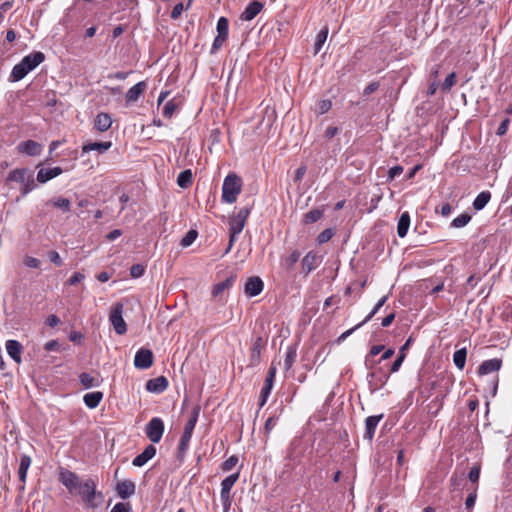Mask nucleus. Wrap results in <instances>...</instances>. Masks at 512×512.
I'll return each instance as SVG.
<instances>
[{
    "mask_svg": "<svg viewBox=\"0 0 512 512\" xmlns=\"http://www.w3.org/2000/svg\"><path fill=\"white\" fill-rule=\"evenodd\" d=\"M251 207L241 208L237 214L233 215L229 219V231H233L234 234H240L245 227L247 218L251 212Z\"/></svg>",
    "mask_w": 512,
    "mask_h": 512,
    "instance_id": "nucleus-8",
    "label": "nucleus"
},
{
    "mask_svg": "<svg viewBox=\"0 0 512 512\" xmlns=\"http://www.w3.org/2000/svg\"><path fill=\"white\" fill-rule=\"evenodd\" d=\"M43 146L34 141V140H26L18 144L17 151L21 154H25L28 156H39L42 153Z\"/></svg>",
    "mask_w": 512,
    "mask_h": 512,
    "instance_id": "nucleus-11",
    "label": "nucleus"
},
{
    "mask_svg": "<svg viewBox=\"0 0 512 512\" xmlns=\"http://www.w3.org/2000/svg\"><path fill=\"white\" fill-rule=\"evenodd\" d=\"M153 359V353L150 349L141 348L135 354L134 366L141 370L148 369L152 366Z\"/></svg>",
    "mask_w": 512,
    "mask_h": 512,
    "instance_id": "nucleus-10",
    "label": "nucleus"
},
{
    "mask_svg": "<svg viewBox=\"0 0 512 512\" xmlns=\"http://www.w3.org/2000/svg\"><path fill=\"white\" fill-rule=\"evenodd\" d=\"M110 512H131V506L129 503L119 502L112 507Z\"/></svg>",
    "mask_w": 512,
    "mask_h": 512,
    "instance_id": "nucleus-57",
    "label": "nucleus"
},
{
    "mask_svg": "<svg viewBox=\"0 0 512 512\" xmlns=\"http://www.w3.org/2000/svg\"><path fill=\"white\" fill-rule=\"evenodd\" d=\"M37 187L34 179V173L32 172L27 179L24 181L21 187V196H26Z\"/></svg>",
    "mask_w": 512,
    "mask_h": 512,
    "instance_id": "nucleus-40",
    "label": "nucleus"
},
{
    "mask_svg": "<svg viewBox=\"0 0 512 512\" xmlns=\"http://www.w3.org/2000/svg\"><path fill=\"white\" fill-rule=\"evenodd\" d=\"M145 272V267L142 264H134L130 268V275L133 278H139L143 276Z\"/></svg>",
    "mask_w": 512,
    "mask_h": 512,
    "instance_id": "nucleus-55",
    "label": "nucleus"
},
{
    "mask_svg": "<svg viewBox=\"0 0 512 512\" xmlns=\"http://www.w3.org/2000/svg\"><path fill=\"white\" fill-rule=\"evenodd\" d=\"M263 287L264 283L261 278L253 276L246 281L244 291L247 296L255 297L262 292Z\"/></svg>",
    "mask_w": 512,
    "mask_h": 512,
    "instance_id": "nucleus-12",
    "label": "nucleus"
},
{
    "mask_svg": "<svg viewBox=\"0 0 512 512\" xmlns=\"http://www.w3.org/2000/svg\"><path fill=\"white\" fill-rule=\"evenodd\" d=\"M147 83L145 81H140L134 86H132L126 93V103L127 105L136 102L141 95L146 91Z\"/></svg>",
    "mask_w": 512,
    "mask_h": 512,
    "instance_id": "nucleus-15",
    "label": "nucleus"
},
{
    "mask_svg": "<svg viewBox=\"0 0 512 512\" xmlns=\"http://www.w3.org/2000/svg\"><path fill=\"white\" fill-rule=\"evenodd\" d=\"M79 381L86 389L98 387L102 382L99 377H93L89 373H81L79 375Z\"/></svg>",
    "mask_w": 512,
    "mask_h": 512,
    "instance_id": "nucleus-29",
    "label": "nucleus"
},
{
    "mask_svg": "<svg viewBox=\"0 0 512 512\" xmlns=\"http://www.w3.org/2000/svg\"><path fill=\"white\" fill-rule=\"evenodd\" d=\"M183 8H184L183 3L176 4L171 12V18L174 20L178 19L183 12Z\"/></svg>",
    "mask_w": 512,
    "mask_h": 512,
    "instance_id": "nucleus-64",
    "label": "nucleus"
},
{
    "mask_svg": "<svg viewBox=\"0 0 512 512\" xmlns=\"http://www.w3.org/2000/svg\"><path fill=\"white\" fill-rule=\"evenodd\" d=\"M242 190V180L235 173L228 174L222 185V202L232 204L236 202Z\"/></svg>",
    "mask_w": 512,
    "mask_h": 512,
    "instance_id": "nucleus-3",
    "label": "nucleus"
},
{
    "mask_svg": "<svg viewBox=\"0 0 512 512\" xmlns=\"http://www.w3.org/2000/svg\"><path fill=\"white\" fill-rule=\"evenodd\" d=\"M301 253L298 250H294L291 254L283 259V265L290 269L292 268L299 260Z\"/></svg>",
    "mask_w": 512,
    "mask_h": 512,
    "instance_id": "nucleus-44",
    "label": "nucleus"
},
{
    "mask_svg": "<svg viewBox=\"0 0 512 512\" xmlns=\"http://www.w3.org/2000/svg\"><path fill=\"white\" fill-rule=\"evenodd\" d=\"M124 306L117 302L113 304L109 314V321L118 335H124L127 332V325L123 319Z\"/></svg>",
    "mask_w": 512,
    "mask_h": 512,
    "instance_id": "nucleus-5",
    "label": "nucleus"
},
{
    "mask_svg": "<svg viewBox=\"0 0 512 512\" xmlns=\"http://www.w3.org/2000/svg\"><path fill=\"white\" fill-rule=\"evenodd\" d=\"M383 418V414L380 415H373L369 416L365 420V432H364V438L372 441L376 428L378 426V423Z\"/></svg>",
    "mask_w": 512,
    "mask_h": 512,
    "instance_id": "nucleus-18",
    "label": "nucleus"
},
{
    "mask_svg": "<svg viewBox=\"0 0 512 512\" xmlns=\"http://www.w3.org/2000/svg\"><path fill=\"white\" fill-rule=\"evenodd\" d=\"M193 183V176L191 170H184L179 173L177 177V184L181 188H188Z\"/></svg>",
    "mask_w": 512,
    "mask_h": 512,
    "instance_id": "nucleus-34",
    "label": "nucleus"
},
{
    "mask_svg": "<svg viewBox=\"0 0 512 512\" xmlns=\"http://www.w3.org/2000/svg\"><path fill=\"white\" fill-rule=\"evenodd\" d=\"M48 258H49V260H50L53 264H55V265H56V266H58V267H59V266H62V264H63L62 258H61L60 254H59L57 251H54V250H53V251H50V252L48 253Z\"/></svg>",
    "mask_w": 512,
    "mask_h": 512,
    "instance_id": "nucleus-59",
    "label": "nucleus"
},
{
    "mask_svg": "<svg viewBox=\"0 0 512 512\" xmlns=\"http://www.w3.org/2000/svg\"><path fill=\"white\" fill-rule=\"evenodd\" d=\"M410 226V215L408 212H404L401 214L398 225H397V234L400 238H403L407 235L408 229Z\"/></svg>",
    "mask_w": 512,
    "mask_h": 512,
    "instance_id": "nucleus-28",
    "label": "nucleus"
},
{
    "mask_svg": "<svg viewBox=\"0 0 512 512\" xmlns=\"http://www.w3.org/2000/svg\"><path fill=\"white\" fill-rule=\"evenodd\" d=\"M277 421H278V417H276V416H270L266 420L265 425H264V431H265L266 437H268L269 434L272 432V430L274 429V427L277 424Z\"/></svg>",
    "mask_w": 512,
    "mask_h": 512,
    "instance_id": "nucleus-51",
    "label": "nucleus"
},
{
    "mask_svg": "<svg viewBox=\"0 0 512 512\" xmlns=\"http://www.w3.org/2000/svg\"><path fill=\"white\" fill-rule=\"evenodd\" d=\"M28 168H16L9 172L6 181L7 182H17L21 185L24 183V181L27 179V177L32 173Z\"/></svg>",
    "mask_w": 512,
    "mask_h": 512,
    "instance_id": "nucleus-23",
    "label": "nucleus"
},
{
    "mask_svg": "<svg viewBox=\"0 0 512 512\" xmlns=\"http://www.w3.org/2000/svg\"><path fill=\"white\" fill-rule=\"evenodd\" d=\"M480 470H481V467L479 464H476L471 468V470L468 474V478L471 482L476 483V484L478 483V480L480 477Z\"/></svg>",
    "mask_w": 512,
    "mask_h": 512,
    "instance_id": "nucleus-54",
    "label": "nucleus"
},
{
    "mask_svg": "<svg viewBox=\"0 0 512 512\" xmlns=\"http://www.w3.org/2000/svg\"><path fill=\"white\" fill-rule=\"evenodd\" d=\"M405 357H406V353H398L396 360L393 362V364L390 367V373H396L400 369L403 361L405 360Z\"/></svg>",
    "mask_w": 512,
    "mask_h": 512,
    "instance_id": "nucleus-53",
    "label": "nucleus"
},
{
    "mask_svg": "<svg viewBox=\"0 0 512 512\" xmlns=\"http://www.w3.org/2000/svg\"><path fill=\"white\" fill-rule=\"evenodd\" d=\"M112 146V142H89L82 146V154L88 153L90 151H97L99 153H104L109 150Z\"/></svg>",
    "mask_w": 512,
    "mask_h": 512,
    "instance_id": "nucleus-25",
    "label": "nucleus"
},
{
    "mask_svg": "<svg viewBox=\"0 0 512 512\" xmlns=\"http://www.w3.org/2000/svg\"><path fill=\"white\" fill-rule=\"evenodd\" d=\"M301 441L299 439H293L286 451V459L292 462H298L301 457V453L298 452V448L300 447Z\"/></svg>",
    "mask_w": 512,
    "mask_h": 512,
    "instance_id": "nucleus-26",
    "label": "nucleus"
},
{
    "mask_svg": "<svg viewBox=\"0 0 512 512\" xmlns=\"http://www.w3.org/2000/svg\"><path fill=\"white\" fill-rule=\"evenodd\" d=\"M456 83V74L454 72L450 73L444 80L442 84V89L444 91H449Z\"/></svg>",
    "mask_w": 512,
    "mask_h": 512,
    "instance_id": "nucleus-52",
    "label": "nucleus"
},
{
    "mask_svg": "<svg viewBox=\"0 0 512 512\" xmlns=\"http://www.w3.org/2000/svg\"><path fill=\"white\" fill-rule=\"evenodd\" d=\"M24 264L29 268H39L40 260L31 256H26L24 259Z\"/></svg>",
    "mask_w": 512,
    "mask_h": 512,
    "instance_id": "nucleus-61",
    "label": "nucleus"
},
{
    "mask_svg": "<svg viewBox=\"0 0 512 512\" xmlns=\"http://www.w3.org/2000/svg\"><path fill=\"white\" fill-rule=\"evenodd\" d=\"M233 280L228 278L222 282H219L213 286L212 296L214 298L218 297L223 291L228 289L232 285Z\"/></svg>",
    "mask_w": 512,
    "mask_h": 512,
    "instance_id": "nucleus-42",
    "label": "nucleus"
},
{
    "mask_svg": "<svg viewBox=\"0 0 512 512\" xmlns=\"http://www.w3.org/2000/svg\"><path fill=\"white\" fill-rule=\"evenodd\" d=\"M227 38H224L222 36H216L214 41H213V44H212V48H211V54H214L216 53L221 47L222 45L224 44V42L226 41Z\"/></svg>",
    "mask_w": 512,
    "mask_h": 512,
    "instance_id": "nucleus-58",
    "label": "nucleus"
},
{
    "mask_svg": "<svg viewBox=\"0 0 512 512\" xmlns=\"http://www.w3.org/2000/svg\"><path fill=\"white\" fill-rule=\"evenodd\" d=\"M263 7V3L253 1L247 5L240 18L244 21H251L262 11Z\"/></svg>",
    "mask_w": 512,
    "mask_h": 512,
    "instance_id": "nucleus-21",
    "label": "nucleus"
},
{
    "mask_svg": "<svg viewBox=\"0 0 512 512\" xmlns=\"http://www.w3.org/2000/svg\"><path fill=\"white\" fill-rule=\"evenodd\" d=\"M200 413V407L195 406L191 412L190 418L185 424L183 434L180 439L178 450L180 453H185L189 447V443L193 434V430L197 423L198 417Z\"/></svg>",
    "mask_w": 512,
    "mask_h": 512,
    "instance_id": "nucleus-4",
    "label": "nucleus"
},
{
    "mask_svg": "<svg viewBox=\"0 0 512 512\" xmlns=\"http://www.w3.org/2000/svg\"><path fill=\"white\" fill-rule=\"evenodd\" d=\"M85 275L80 272H75L68 280L69 285H76L80 283L82 280H84Z\"/></svg>",
    "mask_w": 512,
    "mask_h": 512,
    "instance_id": "nucleus-63",
    "label": "nucleus"
},
{
    "mask_svg": "<svg viewBox=\"0 0 512 512\" xmlns=\"http://www.w3.org/2000/svg\"><path fill=\"white\" fill-rule=\"evenodd\" d=\"M216 30H217V35L218 36H222L224 38H227L228 37V32H229V21L227 18L225 17H220L217 21V26H216Z\"/></svg>",
    "mask_w": 512,
    "mask_h": 512,
    "instance_id": "nucleus-41",
    "label": "nucleus"
},
{
    "mask_svg": "<svg viewBox=\"0 0 512 512\" xmlns=\"http://www.w3.org/2000/svg\"><path fill=\"white\" fill-rule=\"evenodd\" d=\"M491 199V193L489 191L480 192L473 201V208L477 211L484 209Z\"/></svg>",
    "mask_w": 512,
    "mask_h": 512,
    "instance_id": "nucleus-30",
    "label": "nucleus"
},
{
    "mask_svg": "<svg viewBox=\"0 0 512 512\" xmlns=\"http://www.w3.org/2000/svg\"><path fill=\"white\" fill-rule=\"evenodd\" d=\"M63 173V169L61 167H53V168H41L37 172V181L41 184L48 182L49 180L61 175Z\"/></svg>",
    "mask_w": 512,
    "mask_h": 512,
    "instance_id": "nucleus-16",
    "label": "nucleus"
},
{
    "mask_svg": "<svg viewBox=\"0 0 512 512\" xmlns=\"http://www.w3.org/2000/svg\"><path fill=\"white\" fill-rule=\"evenodd\" d=\"M22 344L17 340H8L6 341V351L8 355L17 363L20 364L22 362L21 354H22Z\"/></svg>",
    "mask_w": 512,
    "mask_h": 512,
    "instance_id": "nucleus-20",
    "label": "nucleus"
},
{
    "mask_svg": "<svg viewBox=\"0 0 512 512\" xmlns=\"http://www.w3.org/2000/svg\"><path fill=\"white\" fill-rule=\"evenodd\" d=\"M389 295L383 296L379 301L375 304L374 308L371 310V312L365 317V319L362 321L364 324L370 321L375 314L380 310L381 307L386 303L388 300Z\"/></svg>",
    "mask_w": 512,
    "mask_h": 512,
    "instance_id": "nucleus-45",
    "label": "nucleus"
},
{
    "mask_svg": "<svg viewBox=\"0 0 512 512\" xmlns=\"http://www.w3.org/2000/svg\"><path fill=\"white\" fill-rule=\"evenodd\" d=\"M31 465V458L28 455H22L20 458V464H19V479L24 484L27 477V471Z\"/></svg>",
    "mask_w": 512,
    "mask_h": 512,
    "instance_id": "nucleus-31",
    "label": "nucleus"
},
{
    "mask_svg": "<svg viewBox=\"0 0 512 512\" xmlns=\"http://www.w3.org/2000/svg\"><path fill=\"white\" fill-rule=\"evenodd\" d=\"M509 124H510V119L509 118H505L499 125L497 131H496V134L498 136H503L506 134L507 130H508V127H509Z\"/></svg>",
    "mask_w": 512,
    "mask_h": 512,
    "instance_id": "nucleus-60",
    "label": "nucleus"
},
{
    "mask_svg": "<svg viewBox=\"0 0 512 512\" xmlns=\"http://www.w3.org/2000/svg\"><path fill=\"white\" fill-rule=\"evenodd\" d=\"M177 109V104L174 100H169L163 107L162 114L165 118H171Z\"/></svg>",
    "mask_w": 512,
    "mask_h": 512,
    "instance_id": "nucleus-47",
    "label": "nucleus"
},
{
    "mask_svg": "<svg viewBox=\"0 0 512 512\" xmlns=\"http://www.w3.org/2000/svg\"><path fill=\"white\" fill-rule=\"evenodd\" d=\"M476 499H477V487L474 488V490L466 498L465 506L468 510H471L474 507Z\"/></svg>",
    "mask_w": 512,
    "mask_h": 512,
    "instance_id": "nucleus-56",
    "label": "nucleus"
},
{
    "mask_svg": "<svg viewBox=\"0 0 512 512\" xmlns=\"http://www.w3.org/2000/svg\"><path fill=\"white\" fill-rule=\"evenodd\" d=\"M112 125L111 116L108 113H99L94 121V128L100 132H105L110 129Z\"/></svg>",
    "mask_w": 512,
    "mask_h": 512,
    "instance_id": "nucleus-24",
    "label": "nucleus"
},
{
    "mask_svg": "<svg viewBox=\"0 0 512 512\" xmlns=\"http://www.w3.org/2000/svg\"><path fill=\"white\" fill-rule=\"evenodd\" d=\"M502 367V360L499 358H493L483 361L478 367V375L484 376L493 372H497Z\"/></svg>",
    "mask_w": 512,
    "mask_h": 512,
    "instance_id": "nucleus-13",
    "label": "nucleus"
},
{
    "mask_svg": "<svg viewBox=\"0 0 512 512\" xmlns=\"http://www.w3.org/2000/svg\"><path fill=\"white\" fill-rule=\"evenodd\" d=\"M333 235L334 230L332 228H327L317 236V241L319 244L326 243L333 237Z\"/></svg>",
    "mask_w": 512,
    "mask_h": 512,
    "instance_id": "nucleus-49",
    "label": "nucleus"
},
{
    "mask_svg": "<svg viewBox=\"0 0 512 512\" xmlns=\"http://www.w3.org/2000/svg\"><path fill=\"white\" fill-rule=\"evenodd\" d=\"M135 483L131 480H123L117 483L116 491L121 499H127L135 493Z\"/></svg>",
    "mask_w": 512,
    "mask_h": 512,
    "instance_id": "nucleus-19",
    "label": "nucleus"
},
{
    "mask_svg": "<svg viewBox=\"0 0 512 512\" xmlns=\"http://www.w3.org/2000/svg\"><path fill=\"white\" fill-rule=\"evenodd\" d=\"M45 60L43 52L35 51L23 57V59L16 64L9 76L11 82H17L22 80L29 72L34 70Z\"/></svg>",
    "mask_w": 512,
    "mask_h": 512,
    "instance_id": "nucleus-1",
    "label": "nucleus"
},
{
    "mask_svg": "<svg viewBox=\"0 0 512 512\" xmlns=\"http://www.w3.org/2000/svg\"><path fill=\"white\" fill-rule=\"evenodd\" d=\"M168 387V380L164 376L150 379L146 382V390L152 393H162Z\"/></svg>",
    "mask_w": 512,
    "mask_h": 512,
    "instance_id": "nucleus-17",
    "label": "nucleus"
},
{
    "mask_svg": "<svg viewBox=\"0 0 512 512\" xmlns=\"http://www.w3.org/2000/svg\"><path fill=\"white\" fill-rule=\"evenodd\" d=\"M156 454V448L150 444L146 446L144 451L137 455L133 461L132 464L136 467H142L144 466L150 459H152Z\"/></svg>",
    "mask_w": 512,
    "mask_h": 512,
    "instance_id": "nucleus-22",
    "label": "nucleus"
},
{
    "mask_svg": "<svg viewBox=\"0 0 512 512\" xmlns=\"http://www.w3.org/2000/svg\"><path fill=\"white\" fill-rule=\"evenodd\" d=\"M147 438L152 443H159L164 433V422L159 417L152 418L145 426Z\"/></svg>",
    "mask_w": 512,
    "mask_h": 512,
    "instance_id": "nucleus-7",
    "label": "nucleus"
},
{
    "mask_svg": "<svg viewBox=\"0 0 512 512\" xmlns=\"http://www.w3.org/2000/svg\"><path fill=\"white\" fill-rule=\"evenodd\" d=\"M238 463V457L235 455L230 456L222 464V470L225 472L231 471Z\"/></svg>",
    "mask_w": 512,
    "mask_h": 512,
    "instance_id": "nucleus-50",
    "label": "nucleus"
},
{
    "mask_svg": "<svg viewBox=\"0 0 512 512\" xmlns=\"http://www.w3.org/2000/svg\"><path fill=\"white\" fill-rule=\"evenodd\" d=\"M47 204H51L53 207L62 210L63 212L70 211L71 208V202L69 199L64 197H57L54 199H51L47 202Z\"/></svg>",
    "mask_w": 512,
    "mask_h": 512,
    "instance_id": "nucleus-35",
    "label": "nucleus"
},
{
    "mask_svg": "<svg viewBox=\"0 0 512 512\" xmlns=\"http://www.w3.org/2000/svg\"><path fill=\"white\" fill-rule=\"evenodd\" d=\"M403 172V167L400 165H396L391 167L388 171V178L393 180L395 177L399 176Z\"/></svg>",
    "mask_w": 512,
    "mask_h": 512,
    "instance_id": "nucleus-62",
    "label": "nucleus"
},
{
    "mask_svg": "<svg viewBox=\"0 0 512 512\" xmlns=\"http://www.w3.org/2000/svg\"><path fill=\"white\" fill-rule=\"evenodd\" d=\"M466 357H467L466 348H461L454 352L453 362L458 369L462 370L464 368L465 363H466Z\"/></svg>",
    "mask_w": 512,
    "mask_h": 512,
    "instance_id": "nucleus-38",
    "label": "nucleus"
},
{
    "mask_svg": "<svg viewBox=\"0 0 512 512\" xmlns=\"http://www.w3.org/2000/svg\"><path fill=\"white\" fill-rule=\"evenodd\" d=\"M74 495L80 496L86 507L90 509L100 506L104 499L103 493L96 491V482L91 478L84 480L83 485L78 487Z\"/></svg>",
    "mask_w": 512,
    "mask_h": 512,
    "instance_id": "nucleus-2",
    "label": "nucleus"
},
{
    "mask_svg": "<svg viewBox=\"0 0 512 512\" xmlns=\"http://www.w3.org/2000/svg\"><path fill=\"white\" fill-rule=\"evenodd\" d=\"M265 340L262 337H257L250 349V365L256 366L260 362L261 352L265 347Z\"/></svg>",
    "mask_w": 512,
    "mask_h": 512,
    "instance_id": "nucleus-14",
    "label": "nucleus"
},
{
    "mask_svg": "<svg viewBox=\"0 0 512 512\" xmlns=\"http://www.w3.org/2000/svg\"><path fill=\"white\" fill-rule=\"evenodd\" d=\"M323 214H324L323 208L312 209L304 214L303 223L304 224L315 223L322 218Z\"/></svg>",
    "mask_w": 512,
    "mask_h": 512,
    "instance_id": "nucleus-32",
    "label": "nucleus"
},
{
    "mask_svg": "<svg viewBox=\"0 0 512 512\" xmlns=\"http://www.w3.org/2000/svg\"><path fill=\"white\" fill-rule=\"evenodd\" d=\"M238 478L239 472H236L234 474L229 475L221 482L220 497L225 512H228V510L231 507L230 491L233 488L234 484L237 482Z\"/></svg>",
    "mask_w": 512,
    "mask_h": 512,
    "instance_id": "nucleus-6",
    "label": "nucleus"
},
{
    "mask_svg": "<svg viewBox=\"0 0 512 512\" xmlns=\"http://www.w3.org/2000/svg\"><path fill=\"white\" fill-rule=\"evenodd\" d=\"M197 231L196 230H189L186 235L181 239V246L182 247H189L197 238Z\"/></svg>",
    "mask_w": 512,
    "mask_h": 512,
    "instance_id": "nucleus-46",
    "label": "nucleus"
},
{
    "mask_svg": "<svg viewBox=\"0 0 512 512\" xmlns=\"http://www.w3.org/2000/svg\"><path fill=\"white\" fill-rule=\"evenodd\" d=\"M297 350L295 346H289L286 349L284 368L286 371L290 370L296 360Z\"/></svg>",
    "mask_w": 512,
    "mask_h": 512,
    "instance_id": "nucleus-36",
    "label": "nucleus"
},
{
    "mask_svg": "<svg viewBox=\"0 0 512 512\" xmlns=\"http://www.w3.org/2000/svg\"><path fill=\"white\" fill-rule=\"evenodd\" d=\"M471 220V215L468 213H462L456 218H454L451 222V227L453 228H462L466 226Z\"/></svg>",
    "mask_w": 512,
    "mask_h": 512,
    "instance_id": "nucleus-43",
    "label": "nucleus"
},
{
    "mask_svg": "<svg viewBox=\"0 0 512 512\" xmlns=\"http://www.w3.org/2000/svg\"><path fill=\"white\" fill-rule=\"evenodd\" d=\"M317 266V256L309 252L302 260V268L306 273H310Z\"/></svg>",
    "mask_w": 512,
    "mask_h": 512,
    "instance_id": "nucleus-33",
    "label": "nucleus"
},
{
    "mask_svg": "<svg viewBox=\"0 0 512 512\" xmlns=\"http://www.w3.org/2000/svg\"><path fill=\"white\" fill-rule=\"evenodd\" d=\"M102 399L103 393L101 391L90 392L85 394L83 397L85 405L90 409L96 408L100 404Z\"/></svg>",
    "mask_w": 512,
    "mask_h": 512,
    "instance_id": "nucleus-27",
    "label": "nucleus"
},
{
    "mask_svg": "<svg viewBox=\"0 0 512 512\" xmlns=\"http://www.w3.org/2000/svg\"><path fill=\"white\" fill-rule=\"evenodd\" d=\"M273 383L274 382H272L270 380H265L264 386L261 389L260 397H259V406L260 407H263L266 404L268 397L271 393V390L273 388Z\"/></svg>",
    "mask_w": 512,
    "mask_h": 512,
    "instance_id": "nucleus-39",
    "label": "nucleus"
},
{
    "mask_svg": "<svg viewBox=\"0 0 512 512\" xmlns=\"http://www.w3.org/2000/svg\"><path fill=\"white\" fill-rule=\"evenodd\" d=\"M59 481L68 489L71 494H75L78 491V487L83 485V482L79 476L70 470H61L59 473Z\"/></svg>",
    "mask_w": 512,
    "mask_h": 512,
    "instance_id": "nucleus-9",
    "label": "nucleus"
},
{
    "mask_svg": "<svg viewBox=\"0 0 512 512\" xmlns=\"http://www.w3.org/2000/svg\"><path fill=\"white\" fill-rule=\"evenodd\" d=\"M328 27L325 26L323 29H321L317 36H316V40H315V43H314V54H318L320 52V50L322 49V46L323 44L325 43V41L327 40V37H328Z\"/></svg>",
    "mask_w": 512,
    "mask_h": 512,
    "instance_id": "nucleus-37",
    "label": "nucleus"
},
{
    "mask_svg": "<svg viewBox=\"0 0 512 512\" xmlns=\"http://www.w3.org/2000/svg\"><path fill=\"white\" fill-rule=\"evenodd\" d=\"M332 107V102L329 99H324L318 102L316 113L319 115L327 113Z\"/></svg>",
    "mask_w": 512,
    "mask_h": 512,
    "instance_id": "nucleus-48",
    "label": "nucleus"
}]
</instances>
